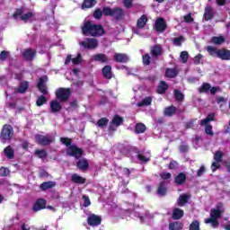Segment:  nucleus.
Here are the masks:
<instances>
[{"instance_id":"10","label":"nucleus","mask_w":230,"mask_h":230,"mask_svg":"<svg viewBox=\"0 0 230 230\" xmlns=\"http://www.w3.org/2000/svg\"><path fill=\"white\" fill-rule=\"evenodd\" d=\"M80 44L86 49H96L98 48V40L96 39H86L84 41L80 42Z\"/></svg>"},{"instance_id":"13","label":"nucleus","mask_w":230,"mask_h":230,"mask_svg":"<svg viewBox=\"0 0 230 230\" xmlns=\"http://www.w3.org/2000/svg\"><path fill=\"white\" fill-rule=\"evenodd\" d=\"M46 82H48L47 76H42L40 78V81L38 83V89L42 93V94H47L48 90H46Z\"/></svg>"},{"instance_id":"15","label":"nucleus","mask_w":230,"mask_h":230,"mask_svg":"<svg viewBox=\"0 0 230 230\" xmlns=\"http://www.w3.org/2000/svg\"><path fill=\"white\" fill-rule=\"evenodd\" d=\"M44 208H46V200L42 199H38L32 207L33 211H40Z\"/></svg>"},{"instance_id":"22","label":"nucleus","mask_w":230,"mask_h":230,"mask_svg":"<svg viewBox=\"0 0 230 230\" xmlns=\"http://www.w3.org/2000/svg\"><path fill=\"white\" fill-rule=\"evenodd\" d=\"M102 75L104 78H112V67L111 66H106L102 68Z\"/></svg>"},{"instance_id":"53","label":"nucleus","mask_w":230,"mask_h":230,"mask_svg":"<svg viewBox=\"0 0 230 230\" xmlns=\"http://www.w3.org/2000/svg\"><path fill=\"white\" fill-rule=\"evenodd\" d=\"M83 200H84V204L83 206L84 208H89V206H91V199H89V196H83Z\"/></svg>"},{"instance_id":"35","label":"nucleus","mask_w":230,"mask_h":230,"mask_svg":"<svg viewBox=\"0 0 230 230\" xmlns=\"http://www.w3.org/2000/svg\"><path fill=\"white\" fill-rule=\"evenodd\" d=\"M29 85H28V82H23L20 84V88L17 90H14V93H26L27 89H28Z\"/></svg>"},{"instance_id":"16","label":"nucleus","mask_w":230,"mask_h":230,"mask_svg":"<svg viewBox=\"0 0 230 230\" xmlns=\"http://www.w3.org/2000/svg\"><path fill=\"white\" fill-rule=\"evenodd\" d=\"M217 57L222 60H230V51L226 49H219Z\"/></svg>"},{"instance_id":"39","label":"nucleus","mask_w":230,"mask_h":230,"mask_svg":"<svg viewBox=\"0 0 230 230\" xmlns=\"http://www.w3.org/2000/svg\"><path fill=\"white\" fill-rule=\"evenodd\" d=\"M55 186V182L53 181H46L40 184L41 190H49V188H53Z\"/></svg>"},{"instance_id":"64","label":"nucleus","mask_w":230,"mask_h":230,"mask_svg":"<svg viewBox=\"0 0 230 230\" xmlns=\"http://www.w3.org/2000/svg\"><path fill=\"white\" fill-rule=\"evenodd\" d=\"M218 91H220V87H212V88H210V93L211 94H215V93H218Z\"/></svg>"},{"instance_id":"52","label":"nucleus","mask_w":230,"mask_h":230,"mask_svg":"<svg viewBox=\"0 0 230 230\" xmlns=\"http://www.w3.org/2000/svg\"><path fill=\"white\" fill-rule=\"evenodd\" d=\"M46 102H48V100H46V97L44 96H40L36 102L38 107H42L43 103H46Z\"/></svg>"},{"instance_id":"42","label":"nucleus","mask_w":230,"mask_h":230,"mask_svg":"<svg viewBox=\"0 0 230 230\" xmlns=\"http://www.w3.org/2000/svg\"><path fill=\"white\" fill-rule=\"evenodd\" d=\"M175 107L170 106L164 110V114L165 116H172L173 114H175Z\"/></svg>"},{"instance_id":"12","label":"nucleus","mask_w":230,"mask_h":230,"mask_svg":"<svg viewBox=\"0 0 230 230\" xmlns=\"http://www.w3.org/2000/svg\"><path fill=\"white\" fill-rule=\"evenodd\" d=\"M87 222L89 226H100L102 224V217L93 214L88 217Z\"/></svg>"},{"instance_id":"56","label":"nucleus","mask_w":230,"mask_h":230,"mask_svg":"<svg viewBox=\"0 0 230 230\" xmlns=\"http://www.w3.org/2000/svg\"><path fill=\"white\" fill-rule=\"evenodd\" d=\"M82 62V54H77V57L75 58H72V63L74 65L80 64Z\"/></svg>"},{"instance_id":"8","label":"nucleus","mask_w":230,"mask_h":230,"mask_svg":"<svg viewBox=\"0 0 230 230\" xmlns=\"http://www.w3.org/2000/svg\"><path fill=\"white\" fill-rule=\"evenodd\" d=\"M56 96L58 100H60V102H67V100H69V96H71V90L66 88H59L56 92Z\"/></svg>"},{"instance_id":"23","label":"nucleus","mask_w":230,"mask_h":230,"mask_svg":"<svg viewBox=\"0 0 230 230\" xmlns=\"http://www.w3.org/2000/svg\"><path fill=\"white\" fill-rule=\"evenodd\" d=\"M50 109L52 112H60V111H62V105H60L57 101H52L50 102Z\"/></svg>"},{"instance_id":"7","label":"nucleus","mask_w":230,"mask_h":230,"mask_svg":"<svg viewBox=\"0 0 230 230\" xmlns=\"http://www.w3.org/2000/svg\"><path fill=\"white\" fill-rule=\"evenodd\" d=\"M222 157H224V153L220 150L217 151L214 155V163L211 164L212 172H217L220 168V163H222Z\"/></svg>"},{"instance_id":"32","label":"nucleus","mask_w":230,"mask_h":230,"mask_svg":"<svg viewBox=\"0 0 230 230\" xmlns=\"http://www.w3.org/2000/svg\"><path fill=\"white\" fill-rule=\"evenodd\" d=\"M166 89H168V84H166V83H164V81H162L158 86L157 93L159 94H163V93H166Z\"/></svg>"},{"instance_id":"57","label":"nucleus","mask_w":230,"mask_h":230,"mask_svg":"<svg viewBox=\"0 0 230 230\" xmlns=\"http://www.w3.org/2000/svg\"><path fill=\"white\" fill-rule=\"evenodd\" d=\"M8 173H10V171L6 167L0 168V175H2V177H6Z\"/></svg>"},{"instance_id":"25","label":"nucleus","mask_w":230,"mask_h":230,"mask_svg":"<svg viewBox=\"0 0 230 230\" xmlns=\"http://www.w3.org/2000/svg\"><path fill=\"white\" fill-rule=\"evenodd\" d=\"M183 216H184V211L181 208H175L172 211V218L174 220H179L180 218H182Z\"/></svg>"},{"instance_id":"54","label":"nucleus","mask_w":230,"mask_h":230,"mask_svg":"<svg viewBox=\"0 0 230 230\" xmlns=\"http://www.w3.org/2000/svg\"><path fill=\"white\" fill-rule=\"evenodd\" d=\"M102 15H103V11H102V9H97L93 13L94 19H102Z\"/></svg>"},{"instance_id":"17","label":"nucleus","mask_w":230,"mask_h":230,"mask_svg":"<svg viewBox=\"0 0 230 230\" xmlns=\"http://www.w3.org/2000/svg\"><path fill=\"white\" fill-rule=\"evenodd\" d=\"M92 60H95V62H109V58L105 54H95L92 57Z\"/></svg>"},{"instance_id":"1","label":"nucleus","mask_w":230,"mask_h":230,"mask_svg":"<svg viewBox=\"0 0 230 230\" xmlns=\"http://www.w3.org/2000/svg\"><path fill=\"white\" fill-rule=\"evenodd\" d=\"M224 205L218 203L216 208L210 210V217L205 219V224H211L212 227H218V218H222Z\"/></svg>"},{"instance_id":"30","label":"nucleus","mask_w":230,"mask_h":230,"mask_svg":"<svg viewBox=\"0 0 230 230\" xmlns=\"http://www.w3.org/2000/svg\"><path fill=\"white\" fill-rule=\"evenodd\" d=\"M176 184H184L186 182V174L184 172L179 173L175 178Z\"/></svg>"},{"instance_id":"59","label":"nucleus","mask_w":230,"mask_h":230,"mask_svg":"<svg viewBox=\"0 0 230 230\" xmlns=\"http://www.w3.org/2000/svg\"><path fill=\"white\" fill-rule=\"evenodd\" d=\"M161 179L166 180V179H171L172 178V173L170 172H162L160 174Z\"/></svg>"},{"instance_id":"28","label":"nucleus","mask_w":230,"mask_h":230,"mask_svg":"<svg viewBox=\"0 0 230 230\" xmlns=\"http://www.w3.org/2000/svg\"><path fill=\"white\" fill-rule=\"evenodd\" d=\"M148 21V18H146V15H142L137 22V28H145V26L146 25V22Z\"/></svg>"},{"instance_id":"55","label":"nucleus","mask_w":230,"mask_h":230,"mask_svg":"<svg viewBox=\"0 0 230 230\" xmlns=\"http://www.w3.org/2000/svg\"><path fill=\"white\" fill-rule=\"evenodd\" d=\"M107 123H109V119H107L106 118H102L99 119V121L97 122V125L98 127H105Z\"/></svg>"},{"instance_id":"33","label":"nucleus","mask_w":230,"mask_h":230,"mask_svg":"<svg viewBox=\"0 0 230 230\" xmlns=\"http://www.w3.org/2000/svg\"><path fill=\"white\" fill-rule=\"evenodd\" d=\"M170 230H181L182 229V223L181 222H173L169 225Z\"/></svg>"},{"instance_id":"14","label":"nucleus","mask_w":230,"mask_h":230,"mask_svg":"<svg viewBox=\"0 0 230 230\" xmlns=\"http://www.w3.org/2000/svg\"><path fill=\"white\" fill-rule=\"evenodd\" d=\"M155 28L157 31H161V32L164 31V30H166V22H164V19L158 18L155 21Z\"/></svg>"},{"instance_id":"37","label":"nucleus","mask_w":230,"mask_h":230,"mask_svg":"<svg viewBox=\"0 0 230 230\" xmlns=\"http://www.w3.org/2000/svg\"><path fill=\"white\" fill-rule=\"evenodd\" d=\"M123 16V10L120 8H113L112 17L115 19H119V17Z\"/></svg>"},{"instance_id":"61","label":"nucleus","mask_w":230,"mask_h":230,"mask_svg":"<svg viewBox=\"0 0 230 230\" xmlns=\"http://www.w3.org/2000/svg\"><path fill=\"white\" fill-rule=\"evenodd\" d=\"M204 172H206V167L202 165L198 171V177H202V175L204 174Z\"/></svg>"},{"instance_id":"41","label":"nucleus","mask_w":230,"mask_h":230,"mask_svg":"<svg viewBox=\"0 0 230 230\" xmlns=\"http://www.w3.org/2000/svg\"><path fill=\"white\" fill-rule=\"evenodd\" d=\"M152 103V98L151 97H146L141 102L137 104L138 107L147 106Z\"/></svg>"},{"instance_id":"38","label":"nucleus","mask_w":230,"mask_h":230,"mask_svg":"<svg viewBox=\"0 0 230 230\" xmlns=\"http://www.w3.org/2000/svg\"><path fill=\"white\" fill-rule=\"evenodd\" d=\"M123 123V118L116 115L111 122V125H116V127H119Z\"/></svg>"},{"instance_id":"19","label":"nucleus","mask_w":230,"mask_h":230,"mask_svg":"<svg viewBox=\"0 0 230 230\" xmlns=\"http://www.w3.org/2000/svg\"><path fill=\"white\" fill-rule=\"evenodd\" d=\"M72 182H75V184H85V178L75 173L71 177Z\"/></svg>"},{"instance_id":"3","label":"nucleus","mask_w":230,"mask_h":230,"mask_svg":"<svg viewBox=\"0 0 230 230\" xmlns=\"http://www.w3.org/2000/svg\"><path fill=\"white\" fill-rule=\"evenodd\" d=\"M60 141L63 145H66V146H67L66 148L67 155H70L71 157H75V159H80V157L84 155V151L82 150V148L75 145L71 146V138L61 137Z\"/></svg>"},{"instance_id":"20","label":"nucleus","mask_w":230,"mask_h":230,"mask_svg":"<svg viewBox=\"0 0 230 230\" xmlns=\"http://www.w3.org/2000/svg\"><path fill=\"white\" fill-rule=\"evenodd\" d=\"M213 15V8H211V6H207L204 13L205 21H211Z\"/></svg>"},{"instance_id":"45","label":"nucleus","mask_w":230,"mask_h":230,"mask_svg":"<svg viewBox=\"0 0 230 230\" xmlns=\"http://www.w3.org/2000/svg\"><path fill=\"white\" fill-rule=\"evenodd\" d=\"M102 13H103V15L112 17L113 9L111 7H103Z\"/></svg>"},{"instance_id":"36","label":"nucleus","mask_w":230,"mask_h":230,"mask_svg":"<svg viewBox=\"0 0 230 230\" xmlns=\"http://www.w3.org/2000/svg\"><path fill=\"white\" fill-rule=\"evenodd\" d=\"M135 130L137 134H143V132L146 130V126L143 123H138L137 124Z\"/></svg>"},{"instance_id":"47","label":"nucleus","mask_w":230,"mask_h":230,"mask_svg":"<svg viewBox=\"0 0 230 230\" xmlns=\"http://www.w3.org/2000/svg\"><path fill=\"white\" fill-rule=\"evenodd\" d=\"M211 89V84L205 83L203 85L199 88V92L201 93H208Z\"/></svg>"},{"instance_id":"50","label":"nucleus","mask_w":230,"mask_h":230,"mask_svg":"<svg viewBox=\"0 0 230 230\" xmlns=\"http://www.w3.org/2000/svg\"><path fill=\"white\" fill-rule=\"evenodd\" d=\"M190 230H200V224L199 221H194L190 226Z\"/></svg>"},{"instance_id":"18","label":"nucleus","mask_w":230,"mask_h":230,"mask_svg":"<svg viewBox=\"0 0 230 230\" xmlns=\"http://www.w3.org/2000/svg\"><path fill=\"white\" fill-rule=\"evenodd\" d=\"M114 60H116V62H120V63L128 62V56L121 53H116L114 55Z\"/></svg>"},{"instance_id":"6","label":"nucleus","mask_w":230,"mask_h":230,"mask_svg":"<svg viewBox=\"0 0 230 230\" xmlns=\"http://www.w3.org/2000/svg\"><path fill=\"white\" fill-rule=\"evenodd\" d=\"M215 120V114L210 113L208 115V117L202 120H200V125L202 127H205V132L208 136H213V126L209 125V121H214Z\"/></svg>"},{"instance_id":"48","label":"nucleus","mask_w":230,"mask_h":230,"mask_svg":"<svg viewBox=\"0 0 230 230\" xmlns=\"http://www.w3.org/2000/svg\"><path fill=\"white\" fill-rule=\"evenodd\" d=\"M182 42H184V37L180 36L173 40L174 46H181Z\"/></svg>"},{"instance_id":"31","label":"nucleus","mask_w":230,"mask_h":230,"mask_svg":"<svg viewBox=\"0 0 230 230\" xmlns=\"http://www.w3.org/2000/svg\"><path fill=\"white\" fill-rule=\"evenodd\" d=\"M94 4H96V0H84L82 4V8L83 10L84 8H93Z\"/></svg>"},{"instance_id":"5","label":"nucleus","mask_w":230,"mask_h":230,"mask_svg":"<svg viewBox=\"0 0 230 230\" xmlns=\"http://www.w3.org/2000/svg\"><path fill=\"white\" fill-rule=\"evenodd\" d=\"M12 137H13V128L10 125H4L1 132L0 140L2 143H7Z\"/></svg>"},{"instance_id":"29","label":"nucleus","mask_w":230,"mask_h":230,"mask_svg":"<svg viewBox=\"0 0 230 230\" xmlns=\"http://www.w3.org/2000/svg\"><path fill=\"white\" fill-rule=\"evenodd\" d=\"M157 193L160 197L166 195V182L163 181L160 183Z\"/></svg>"},{"instance_id":"40","label":"nucleus","mask_w":230,"mask_h":230,"mask_svg":"<svg viewBox=\"0 0 230 230\" xmlns=\"http://www.w3.org/2000/svg\"><path fill=\"white\" fill-rule=\"evenodd\" d=\"M207 50L209 53V55H211L212 57H217L218 55V49H217L215 47L208 46L207 48Z\"/></svg>"},{"instance_id":"21","label":"nucleus","mask_w":230,"mask_h":230,"mask_svg":"<svg viewBox=\"0 0 230 230\" xmlns=\"http://www.w3.org/2000/svg\"><path fill=\"white\" fill-rule=\"evenodd\" d=\"M77 168H79V170H87V168H89V162L87 159H80L77 163Z\"/></svg>"},{"instance_id":"51","label":"nucleus","mask_w":230,"mask_h":230,"mask_svg":"<svg viewBox=\"0 0 230 230\" xmlns=\"http://www.w3.org/2000/svg\"><path fill=\"white\" fill-rule=\"evenodd\" d=\"M138 159L141 163H148L150 161V155H137Z\"/></svg>"},{"instance_id":"58","label":"nucleus","mask_w":230,"mask_h":230,"mask_svg":"<svg viewBox=\"0 0 230 230\" xmlns=\"http://www.w3.org/2000/svg\"><path fill=\"white\" fill-rule=\"evenodd\" d=\"M143 64H145V66H148L150 64V55L146 54L143 56Z\"/></svg>"},{"instance_id":"34","label":"nucleus","mask_w":230,"mask_h":230,"mask_svg":"<svg viewBox=\"0 0 230 230\" xmlns=\"http://www.w3.org/2000/svg\"><path fill=\"white\" fill-rule=\"evenodd\" d=\"M165 76H167V78H174V76H177V70L173 68H168L165 72Z\"/></svg>"},{"instance_id":"63","label":"nucleus","mask_w":230,"mask_h":230,"mask_svg":"<svg viewBox=\"0 0 230 230\" xmlns=\"http://www.w3.org/2000/svg\"><path fill=\"white\" fill-rule=\"evenodd\" d=\"M169 168L170 170H175V168H177V162L172 161L169 164Z\"/></svg>"},{"instance_id":"44","label":"nucleus","mask_w":230,"mask_h":230,"mask_svg":"<svg viewBox=\"0 0 230 230\" xmlns=\"http://www.w3.org/2000/svg\"><path fill=\"white\" fill-rule=\"evenodd\" d=\"M180 58L182 60L183 64H186L188 62V58H190L188 51H182L180 55Z\"/></svg>"},{"instance_id":"4","label":"nucleus","mask_w":230,"mask_h":230,"mask_svg":"<svg viewBox=\"0 0 230 230\" xmlns=\"http://www.w3.org/2000/svg\"><path fill=\"white\" fill-rule=\"evenodd\" d=\"M13 18L16 20L21 19L24 22H31L35 21V13L32 12H28L25 9H18L13 13Z\"/></svg>"},{"instance_id":"49","label":"nucleus","mask_w":230,"mask_h":230,"mask_svg":"<svg viewBox=\"0 0 230 230\" xmlns=\"http://www.w3.org/2000/svg\"><path fill=\"white\" fill-rule=\"evenodd\" d=\"M35 154L40 159H46V156L48 155L44 150H36Z\"/></svg>"},{"instance_id":"60","label":"nucleus","mask_w":230,"mask_h":230,"mask_svg":"<svg viewBox=\"0 0 230 230\" xmlns=\"http://www.w3.org/2000/svg\"><path fill=\"white\" fill-rule=\"evenodd\" d=\"M8 57V52L7 51H2L1 53H0V60H1V62H3V61H4V60H6V58Z\"/></svg>"},{"instance_id":"46","label":"nucleus","mask_w":230,"mask_h":230,"mask_svg":"<svg viewBox=\"0 0 230 230\" xmlns=\"http://www.w3.org/2000/svg\"><path fill=\"white\" fill-rule=\"evenodd\" d=\"M225 40H226L224 39L223 36L212 38L213 44H222V43H224Z\"/></svg>"},{"instance_id":"2","label":"nucleus","mask_w":230,"mask_h":230,"mask_svg":"<svg viewBox=\"0 0 230 230\" xmlns=\"http://www.w3.org/2000/svg\"><path fill=\"white\" fill-rule=\"evenodd\" d=\"M82 31L84 35H92V37H100L105 32L102 25H96L91 22H86L84 24Z\"/></svg>"},{"instance_id":"62","label":"nucleus","mask_w":230,"mask_h":230,"mask_svg":"<svg viewBox=\"0 0 230 230\" xmlns=\"http://www.w3.org/2000/svg\"><path fill=\"white\" fill-rule=\"evenodd\" d=\"M202 58V55L201 54H198L195 58H194V64H200V59Z\"/></svg>"},{"instance_id":"11","label":"nucleus","mask_w":230,"mask_h":230,"mask_svg":"<svg viewBox=\"0 0 230 230\" xmlns=\"http://www.w3.org/2000/svg\"><path fill=\"white\" fill-rule=\"evenodd\" d=\"M37 55V50L32 49H27L23 50L22 57L25 60L31 61L35 58V56Z\"/></svg>"},{"instance_id":"9","label":"nucleus","mask_w":230,"mask_h":230,"mask_svg":"<svg viewBox=\"0 0 230 230\" xmlns=\"http://www.w3.org/2000/svg\"><path fill=\"white\" fill-rule=\"evenodd\" d=\"M35 139L39 145H42L43 146H46V145H49V143H53V141H55V137L42 135H36Z\"/></svg>"},{"instance_id":"24","label":"nucleus","mask_w":230,"mask_h":230,"mask_svg":"<svg viewBox=\"0 0 230 230\" xmlns=\"http://www.w3.org/2000/svg\"><path fill=\"white\" fill-rule=\"evenodd\" d=\"M188 200H190V195L188 194H182L178 199V206H184L188 203Z\"/></svg>"},{"instance_id":"43","label":"nucleus","mask_w":230,"mask_h":230,"mask_svg":"<svg viewBox=\"0 0 230 230\" xmlns=\"http://www.w3.org/2000/svg\"><path fill=\"white\" fill-rule=\"evenodd\" d=\"M174 97L176 98L177 102H182L184 100V94L181 93L179 90L174 91Z\"/></svg>"},{"instance_id":"27","label":"nucleus","mask_w":230,"mask_h":230,"mask_svg":"<svg viewBox=\"0 0 230 230\" xmlns=\"http://www.w3.org/2000/svg\"><path fill=\"white\" fill-rule=\"evenodd\" d=\"M4 154L5 157H7V159H13L14 151H13V148H12V146H9L5 147L4 150Z\"/></svg>"},{"instance_id":"26","label":"nucleus","mask_w":230,"mask_h":230,"mask_svg":"<svg viewBox=\"0 0 230 230\" xmlns=\"http://www.w3.org/2000/svg\"><path fill=\"white\" fill-rule=\"evenodd\" d=\"M162 53L163 48L161 47V45H155L151 49V55H153V57H159V55H161Z\"/></svg>"}]
</instances>
